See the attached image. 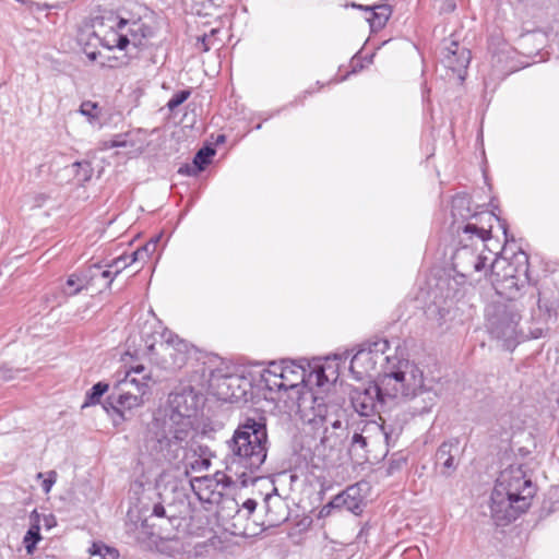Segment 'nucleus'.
<instances>
[{
  "instance_id": "nucleus-1",
  "label": "nucleus",
  "mask_w": 559,
  "mask_h": 559,
  "mask_svg": "<svg viewBox=\"0 0 559 559\" xmlns=\"http://www.w3.org/2000/svg\"><path fill=\"white\" fill-rule=\"evenodd\" d=\"M385 360L378 381L352 391L350 404L355 412L370 417L383 409L386 399L401 396L413 403L414 415L429 413L439 400L432 380L426 381L423 370L408 359L394 356Z\"/></svg>"
},
{
  "instance_id": "nucleus-2",
  "label": "nucleus",
  "mask_w": 559,
  "mask_h": 559,
  "mask_svg": "<svg viewBox=\"0 0 559 559\" xmlns=\"http://www.w3.org/2000/svg\"><path fill=\"white\" fill-rule=\"evenodd\" d=\"M200 403L201 396L192 386L169 395L166 413L154 417L148 425L145 440L146 448L157 460L179 467L193 435L192 418L197 415Z\"/></svg>"
},
{
  "instance_id": "nucleus-3",
  "label": "nucleus",
  "mask_w": 559,
  "mask_h": 559,
  "mask_svg": "<svg viewBox=\"0 0 559 559\" xmlns=\"http://www.w3.org/2000/svg\"><path fill=\"white\" fill-rule=\"evenodd\" d=\"M267 419L257 411L240 417L230 440L227 441L226 469L241 478L253 474L263 465L269 452Z\"/></svg>"
},
{
  "instance_id": "nucleus-4",
  "label": "nucleus",
  "mask_w": 559,
  "mask_h": 559,
  "mask_svg": "<svg viewBox=\"0 0 559 559\" xmlns=\"http://www.w3.org/2000/svg\"><path fill=\"white\" fill-rule=\"evenodd\" d=\"M535 492L523 465H510L501 471L490 496L491 518L496 525H508L526 512Z\"/></svg>"
},
{
  "instance_id": "nucleus-5",
  "label": "nucleus",
  "mask_w": 559,
  "mask_h": 559,
  "mask_svg": "<svg viewBox=\"0 0 559 559\" xmlns=\"http://www.w3.org/2000/svg\"><path fill=\"white\" fill-rule=\"evenodd\" d=\"M485 277L490 282L496 293L504 298L506 302L516 304L524 301L528 296L526 287L528 282L530 262L528 254L520 249L513 254L512 261L506 259L495 260L483 270Z\"/></svg>"
},
{
  "instance_id": "nucleus-6",
  "label": "nucleus",
  "mask_w": 559,
  "mask_h": 559,
  "mask_svg": "<svg viewBox=\"0 0 559 559\" xmlns=\"http://www.w3.org/2000/svg\"><path fill=\"white\" fill-rule=\"evenodd\" d=\"M488 257L476 254L468 246L457 249L452 258L451 272L437 280L436 287L444 300H461L467 292V277L472 272H481Z\"/></svg>"
},
{
  "instance_id": "nucleus-7",
  "label": "nucleus",
  "mask_w": 559,
  "mask_h": 559,
  "mask_svg": "<svg viewBox=\"0 0 559 559\" xmlns=\"http://www.w3.org/2000/svg\"><path fill=\"white\" fill-rule=\"evenodd\" d=\"M485 316L487 330L493 337L503 341L515 338L521 320L516 304L492 301L487 305Z\"/></svg>"
},
{
  "instance_id": "nucleus-8",
  "label": "nucleus",
  "mask_w": 559,
  "mask_h": 559,
  "mask_svg": "<svg viewBox=\"0 0 559 559\" xmlns=\"http://www.w3.org/2000/svg\"><path fill=\"white\" fill-rule=\"evenodd\" d=\"M276 369H280L282 376H287L288 379H293L298 382V386L302 384L301 390H298L297 404L299 408H309L313 413V419L320 418L322 421H328V407L322 396L317 395L312 389L306 384L305 376L306 370L302 366H297L294 361L283 359L281 364L273 365Z\"/></svg>"
},
{
  "instance_id": "nucleus-9",
  "label": "nucleus",
  "mask_w": 559,
  "mask_h": 559,
  "mask_svg": "<svg viewBox=\"0 0 559 559\" xmlns=\"http://www.w3.org/2000/svg\"><path fill=\"white\" fill-rule=\"evenodd\" d=\"M389 348L390 343L385 338L376 337L361 343L350 360L349 372L353 378L360 381L376 370L379 360L385 364L389 356L383 355Z\"/></svg>"
},
{
  "instance_id": "nucleus-10",
  "label": "nucleus",
  "mask_w": 559,
  "mask_h": 559,
  "mask_svg": "<svg viewBox=\"0 0 559 559\" xmlns=\"http://www.w3.org/2000/svg\"><path fill=\"white\" fill-rule=\"evenodd\" d=\"M211 386L218 400L229 403H247L253 399L251 379L242 374L212 373Z\"/></svg>"
},
{
  "instance_id": "nucleus-11",
  "label": "nucleus",
  "mask_w": 559,
  "mask_h": 559,
  "mask_svg": "<svg viewBox=\"0 0 559 559\" xmlns=\"http://www.w3.org/2000/svg\"><path fill=\"white\" fill-rule=\"evenodd\" d=\"M451 213L454 218H461L462 221L474 219L478 221L483 217H487L488 221L495 218L503 230L504 241L509 242L508 224L504 219L496 216L493 213H477L471 209V199L466 193H457L453 197L451 203Z\"/></svg>"
},
{
  "instance_id": "nucleus-12",
  "label": "nucleus",
  "mask_w": 559,
  "mask_h": 559,
  "mask_svg": "<svg viewBox=\"0 0 559 559\" xmlns=\"http://www.w3.org/2000/svg\"><path fill=\"white\" fill-rule=\"evenodd\" d=\"M526 290H528L527 299L522 301L521 306L533 308L536 305L543 321L557 320L559 301L556 298L547 296L546 292L539 290L535 285H528Z\"/></svg>"
},
{
  "instance_id": "nucleus-13",
  "label": "nucleus",
  "mask_w": 559,
  "mask_h": 559,
  "mask_svg": "<svg viewBox=\"0 0 559 559\" xmlns=\"http://www.w3.org/2000/svg\"><path fill=\"white\" fill-rule=\"evenodd\" d=\"M442 62L445 68L456 73L459 79L463 81L471 62V51L453 40L450 46L443 49Z\"/></svg>"
},
{
  "instance_id": "nucleus-14",
  "label": "nucleus",
  "mask_w": 559,
  "mask_h": 559,
  "mask_svg": "<svg viewBox=\"0 0 559 559\" xmlns=\"http://www.w3.org/2000/svg\"><path fill=\"white\" fill-rule=\"evenodd\" d=\"M337 511H347L354 515H360L366 507L361 495L360 484L347 486L343 491L333 497Z\"/></svg>"
},
{
  "instance_id": "nucleus-15",
  "label": "nucleus",
  "mask_w": 559,
  "mask_h": 559,
  "mask_svg": "<svg viewBox=\"0 0 559 559\" xmlns=\"http://www.w3.org/2000/svg\"><path fill=\"white\" fill-rule=\"evenodd\" d=\"M460 440L451 438L443 441L436 452V465L441 467V474L451 476L457 468L455 456L459 453Z\"/></svg>"
},
{
  "instance_id": "nucleus-16",
  "label": "nucleus",
  "mask_w": 559,
  "mask_h": 559,
  "mask_svg": "<svg viewBox=\"0 0 559 559\" xmlns=\"http://www.w3.org/2000/svg\"><path fill=\"white\" fill-rule=\"evenodd\" d=\"M148 521L150 519L145 518L144 520H142L140 526H138L136 524H127V532L130 533L131 531H133L134 539L136 540V543L146 544L147 542L153 540L154 537H158L160 539H171L175 537L174 535L170 534V532H168V527L159 525V530L155 531V524H150Z\"/></svg>"
},
{
  "instance_id": "nucleus-17",
  "label": "nucleus",
  "mask_w": 559,
  "mask_h": 559,
  "mask_svg": "<svg viewBox=\"0 0 559 559\" xmlns=\"http://www.w3.org/2000/svg\"><path fill=\"white\" fill-rule=\"evenodd\" d=\"M128 39V46L132 45L134 48L144 46V41L154 35L152 26L146 24L142 19L126 20V28L122 31Z\"/></svg>"
},
{
  "instance_id": "nucleus-18",
  "label": "nucleus",
  "mask_w": 559,
  "mask_h": 559,
  "mask_svg": "<svg viewBox=\"0 0 559 559\" xmlns=\"http://www.w3.org/2000/svg\"><path fill=\"white\" fill-rule=\"evenodd\" d=\"M93 34L95 37H100L105 32L126 28V19L116 15L112 12H106L97 15L92 20Z\"/></svg>"
},
{
  "instance_id": "nucleus-19",
  "label": "nucleus",
  "mask_w": 559,
  "mask_h": 559,
  "mask_svg": "<svg viewBox=\"0 0 559 559\" xmlns=\"http://www.w3.org/2000/svg\"><path fill=\"white\" fill-rule=\"evenodd\" d=\"M260 382L263 384V388L270 392L298 389V382L293 379H288L287 376H282L281 372H278V376H272L270 372H262Z\"/></svg>"
},
{
  "instance_id": "nucleus-20",
  "label": "nucleus",
  "mask_w": 559,
  "mask_h": 559,
  "mask_svg": "<svg viewBox=\"0 0 559 559\" xmlns=\"http://www.w3.org/2000/svg\"><path fill=\"white\" fill-rule=\"evenodd\" d=\"M162 336L165 338L166 349L178 353L176 355L174 353H169L170 356H175L174 364L178 367L183 366L186 364L185 353L188 350V344L170 331H165Z\"/></svg>"
},
{
  "instance_id": "nucleus-21",
  "label": "nucleus",
  "mask_w": 559,
  "mask_h": 559,
  "mask_svg": "<svg viewBox=\"0 0 559 559\" xmlns=\"http://www.w3.org/2000/svg\"><path fill=\"white\" fill-rule=\"evenodd\" d=\"M32 524L23 538V544L27 555H33L37 544L41 540L39 515L34 510L31 514Z\"/></svg>"
},
{
  "instance_id": "nucleus-22",
  "label": "nucleus",
  "mask_w": 559,
  "mask_h": 559,
  "mask_svg": "<svg viewBox=\"0 0 559 559\" xmlns=\"http://www.w3.org/2000/svg\"><path fill=\"white\" fill-rule=\"evenodd\" d=\"M122 31L123 29L108 31L103 33L100 37L96 38L108 49L118 48L120 50H124L128 47V39L122 35Z\"/></svg>"
},
{
  "instance_id": "nucleus-23",
  "label": "nucleus",
  "mask_w": 559,
  "mask_h": 559,
  "mask_svg": "<svg viewBox=\"0 0 559 559\" xmlns=\"http://www.w3.org/2000/svg\"><path fill=\"white\" fill-rule=\"evenodd\" d=\"M484 217L475 222H467L463 227L462 231L472 237H477L481 241H487L491 238V225L485 227L483 225Z\"/></svg>"
},
{
  "instance_id": "nucleus-24",
  "label": "nucleus",
  "mask_w": 559,
  "mask_h": 559,
  "mask_svg": "<svg viewBox=\"0 0 559 559\" xmlns=\"http://www.w3.org/2000/svg\"><path fill=\"white\" fill-rule=\"evenodd\" d=\"M118 406L120 407V413H122L123 421L130 419L128 413H130L133 408H136L142 405L143 400L139 395H134L131 393H121L118 394L117 400Z\"/></svg>"
},
{
  "instance_id": "nucleus-25",
  "label": "nucleus",
  "mask_w": 559,
  "mask_h": 559,
  "mask_svg": "<svg viewBox=\"0 0 559 559\" xmlns=\"http://www.w3.org/2000/svg\"><path fill=\"white\" fill-rule=\"evenodd\" d=\"M392 13V9L388 4H381L374 7L372 16L368 20L372 31H379L383 28Z\"/></svg>"
},
{
  "instance_id": "nucleus-26",
  "label": "nucleus",
  "mask_w": 559,
  "mask_h": 559,
  "mask_svg": "<svg viewBox=\"0 0 559 559\" xmlns=\"http://www.w3.org/2000/svg\"><path fill=\"white\" fill-rule=\"evenodd\" d=\"M348 432L346 429H342V432L340 431H330L329 427L326 426L324 428V433L320 440V443L324 448H329L331 450L341 448L347 438Z\"/></svg>"
},
{
  "instance_id": "nucleus-27",
  "label": "nucleus",
  "mask_w": 559,
  "mask_h": 559,
  "mask_svg": "<svg viewBox=\"0 0 559 559\" xmlns=\"http://www.w3.org/2000/svg\"><path fill=\"white\" fill-rule=\"evenodd\" d=\"M109 385L106 382L99 381L95 383L85 394L82 408L96 405L100 402L102 396L108 391Z\"/></svg>"
},
{
  "instance_id": "nucleus-28",
  "label": "nucleus",
  "mask_w": 559,
  "mask_h": 559,
  "mask_svg": "<svg viewBox=\"0 0 559 559\" xmlns=\"http://www.w3.org/2000/svg\"><path fill=\"white\" fill-rule=\"evenodd\" d=\"M151 518H156L160 520H166L168 525L173 528H177L181 524V518L169 513V511L165 508V506L160 502L155 503L152 508Z\"/></svg>"
},
{
  "instance_id": "nucleus-29",
  "label": "nucleus",
  "mask_w": 559,
  "mask_h": 559,
  "mask_svg": "<svg viewBox=\"0 0 559 559\" xmlns=\"http://www.w3.org/2000/svg\"><path fill=\"white\" fill-rule=\"evenodd\" d=\"M215 155V148L211 145H205L200 148L193 157V166L198 171L205 170L206 166L211 163L212 157Z\"/></svg>"
},
{
  "instance_id": "nucleus-30",
  "label": "nucleus",
  "mask_w": 559,
  "mask_h": 559,
  "mask_svg": "<svg viewBox=\"0 0 559 559\" xmlns=\"http://www.w3.org/2000/svg\"><path fill=\"white\" fill-rule=\"evenodd\" d=\"M92 556H99L102 559H119L117 548L106 545L103 542H94L88 549Z\"/></svg>"
},
{
  "instance_id": "nucleus-31",
  "label": "nucleus",
  "mask_w": 559,
  "mask_h": 559,
  "mask_svg": "<svg viewBox=\"0 0 559 559\" xmlns=\"http://www.w3.org/2000/svg\"><path fill=\"white\" fill-rule=\"evenodd\" d=\"M118 395L111 393L108 395L103 404L104 409L107 412L108 415L112 417L114 424L118 425L119 423L123 421L122 413H120V407L117 403Z\"/></svg>"
},
{
  "instance_id": "nucleus-32",
  "label": "nucleus",
  "mask_w": 559,
  "mask_h": 559,
  "mask_svg": "<svg viewBox=\"0 0 559 559\" xmlns=\"http://www.w3.org/2000/svg\"><path fill=\"white\" fill-rule=\"evenodd\" d=\"M83 280H86V276L81 277L75 273L69 275L66 285L71 290L64 289L66 294H68L69 296H74L82 292V289L84 288V285L82 284Z\"/></svg>"
},
{
  "instance_id": "nucleus-33",
  "label": "nucleus",
  "mask_w": 559,
  "mask_h": 559,
  "mask_svg": "<svg viewBox=\"0 0 559 559\" xmlns=\"http://www.w3.org/2000/svg\"><path fill=\"white\" fill-rule=\"evenodd\" d=\"M191 95L190 90H181L173 95L166 104L169 111H174L177 107L183 104Z\"/></svg>"
},
{
  "instance_id": "nucleus-34",
  "label": "nucleus",
  "mask_w": 559,
  "mask_h": 559,
  "mask_svg": "<svg viewBox=\"0 0 559 559\" xmlns=\"http://www.w3.org/2000/svg\"><path fill=\"white\" fill-rule=\"evenodd\" d=\"M80 112L86 116L91 121L99 116V107L97 103L85 100L80 106Z\"/></svg>"
},
{
  "instance_id": "nucleus-35",
  "label": "nucleus",
  "mask_w": 559,
  "mask_h": 559,
  "mask_svg": "<svg viewBox=\"0 0 559 559\" xmlns=\"http://www.w3.org/2000/svg\"><path fill=\"white\" fill-rule=\"evenodd\" d=\"M129 257L127 254H122L111 261L110 264H107L108 267L115 269V276H117L123 269L129 265Z\"/></svg>"
},
{
  "instance_id": "nucleus-36",
  "label": "nucleus",
  "mask_w": 559,
  "mask_h": 559,
  "mask_svg": "<svg viewBox=\"0 0 559 559\" xmlns=\"http://www.w3.org/2000/svg\"><path fill=\"white\" fill-rule=\"evenodd\" d=\"M406 464V459L404 456H400L397 459H391L388 464V475H393L395 472L400 471Z\"/></svg>"
},
{
  "instance_id": "nucleus-37",
  "label": "nucleus",
  "mask_w": 559,
  "mask_h": 559,
  "mask_svg": "<svg viewBox=\"0 0 559 559\" xmlns=\"http://www.w3.org/2000/svg\"><path fill=\"white\" fill-rule=\"evenodd\" d=\"M57 480V473L55 471H50L48 473V476L43 480L41 483V489L45 493H48L52 486L55 485Z\"/></svg>"
},
{
  "instance_id": "nucleus-38",
  "label": "nucleus",
  "mask_w": 559,
  "mask_h": 559,
  "mask_svg": "<svg viewBox=\"0 0 559 559\" xmlns=\"http://www.w3.org/2000/svg\"><path fill=\"white\" fill-rule=\"evenodd\" d=\"M333 511H337L336 503L332 498L326 504H324L319 511V518H326L332 514Z\"/></svg>"
},
{
  "instance_id": "nucleus-39",
  "label": "nucleus",
  "mask_w": 559,
  "mask_h": 559,
  "mask_svg": "<svg viewBox=\"0 0 559 559\" xmlns=\"http://www.w3.org/2000/svg\"><path fill=\"white\" fill-rule=\"evenodd\" d=\"M368 445L367 438L364 437L361 433L355 432L352 437V449H355L356 447H359L361 449H366Z\"/></svg>"
},
{
  "instance_id": "nucleus-40",
  "label": "nucleus",
  "mask_w": 559,
  "mask_h": 559,
  "mask_svg": "<svg viewBox=\"0 0 559 559\" xmlns=\"http://www.w3.org/2000/svg\"><path fill=\"white\" fill-rule=\"evenodd\" d=\"M140 251H142L143 259H147L152 253L156 250V241H148L141 248H139Z\"/></svg>"
},
{
  "instance_id": "nucleus-41",
  "label": "nucleus",
  "mask_w": 559,
  "mask_h": 559,
  "mask_svg": "<svg viewBox=\"0 0 559 559\" xmlns=\"http://www.w3.org/2000/svg\"><path fill=\"white\" fill-rule=\"evenodd\" d=\"M316 379H317V385L321 386L324 384L325 381H328V378L325 376L324 369L322 367H319L314 371Z\"/></svg>"
},
{
  "instance_id": "nucleus-42",
  "label": "nucleus",
  "mask_w": 559,
  "mask_h": 559,
  "mask_svg": "<svg viewBox=\"0 0 559 559\" xmlns=\"http://www.w3.org/2000/svg\"><path fill=\"white\" fill-rule=\"evenodd\" d=\"M257 506V501L250 498L247 499L242 504L243 509L247 510L248 514H252L255 511Z\"/></svg>"
},
{
  "instance_id": "nucleus-43",
  "label": "nucleus",
  "mask_w": 559,
  "mask_h": 559,
  "mask_svg": "<svg viewBox=\"0 0 559 559\" xmlns=\"http://www.w3.org/2000/svg\"><path fill=\"white\" fill-rule=\"evenodd\" d=\"M129 257V264L136 262V261H144L142 251L138 248L135 251H133L131 254H127Z\"/></svg>"
},
{
  "instance_id": "nucleus-44",
  "label": "nucleus",
  "mask_w": 559,
  "mask_h": 559,
  "mask_svg": "<svg viewBox=\"0 0 559 559\" xmlns=\"http://www.w3.org/2000/svg\"><path fill=\"white\" fill-rule=\"evenodd\" d=\"M100 276L104 277V278H109L107 287H110V285L112 284L114 278H115V273L112 274V272L110 270H104V271L100 272Z\"/></svg>"
},
{
  "instance_id": "nucleus-45",
  "label": "nucleus",
  "mask_w": 559,
  "mask_h": 559,
  "mask_svg": "<svg viewBox=\"0 0 559 559\" xmlns=\"http://www.w3.org/2000/svg\"><path fill=\"white\" fill-rule=\"evenodd\" d=\"M330 425H331V428L333 429V431L338 430L340 432H342V429L347 430V427H344L343 423L340 419H335V420L331 421Z\"/></svg>"
},
{
  "instance_id": "nucleus-46",
  "label": "nucleus",
  "mask_w": 559,
  "mask_h": 559,
  "mask_svg": "<svg viewBox=\"0 0 559 559\" xmlns=\"http://www.w3.org/2000/svg\"><path fill=\"white\" fill-rule=\"evenodd\" d=\"M530 333H531L532 338H539V337H543L546 335L544 332V329H542V328H536L534 330H531Z\"/></svg>"
},
{
  "instance_id": "nucleus-47",
  "label": "nucleus",
  "mask_w": 559,
  "mask_h": 559,
  "mask_svg": "<svg viewBox=\"0 0 559 559\" xmlns=\"http://www.w3.org/2000/svg\"><path fill=\"white\" fill-rule=\"evenodd\" d=\"M178 175H192V169L188 164L181 165L177 171Z\"/></svg>"
},
{
  "instance_id": "nucleus-48",
  "label": "nucleus",
  "mask_w": 559,
  "mask_h": 559,
  "mask_svg": "<svg viewBox=\"0 0 559 559\" xmlns=\"http://www.w3.org/2000/svg\"><path fill=\"white\" fill-rule=\"evenodd\" d=\"M275 362H271L270 368L264 370L263 372H270L272 376H278L280 369H276L273 365Z\"/></svg>"
},
{
  "instance_id": "nucleus-49",
  "label": "nucleus",
  "mask_w": 559,
  "mask_h": 559,
  "mask_svg": "<svg viewBox=\"0 0 559 559\" xmlns=\"http://www.w3.org/2000/svg\"><path fill=\"white\" fill-rule=\"evenodd\" d=\"M504 52H500V53H496L493 55L492 57V63L493 66H496L497 63L501 62L502 61V57H503Z\"/></svg>"
},
{
  "instance_id": "nucleus-50",
  "label": "nucleus",
  "mask_w": 559,
  "mask_h": 559,
  "mask_svg": "<svg viewBox=\"0 0 559 559\" xmlns=\"http://www.w3.org/2000/svg\"><path fill=\"white\" fill-rule=\"evenodd\" d=\"M94 269H95V270H100V269H102L100 263H95V264H93V265L90 267L91 278H93V277H95V276H96V274H95V273H93V270H94Z\"/></svg>"
},
{
  "instance_id": "nucleus-51",
  "label": "nucleus",
  "mask_w": 559,
  "mask_h": 559,
  "mask_svg": "<svg viewBox=\"0 0 559 559\" xmlns=\"http://www.w3.org/2000/svg\"><path fill=\"white\" fill-rule=\"evenodd\" d=\"M273 495H277V488L274 487L273 488V493H267L264 498V502L265 504L267 506L269 504V501L271 500V498L273 497Z\"/></svg>"
},
{
  "instance_id": "nucleus-52",
  "label": "nucleus",
  "mask_w": 559,
  "mask_h": 559,
  "mask_svg": "<svg viewBox=\"0 0 559 559\" xmlns=\"http://www.w3.org/2000/svg\"><path fill=\"white\" fill-rule=\"evenodd\" d=\"M226 141V135L225 134H218L216 140H215V144H223L225 143Z\"/></svg>"
},
{
  "instance_id": "nucleus-53",
  "label": "nucleus",
  "mask_w": 559,
  "mask_h": 559,
  "mask_svg": "<svg viewBox=\"0 0 559 559\" xmlns=\"http://www.w3.org/2000/svg\"><path fill=\"white\" fill-rule=\"evenodd\" d=\"M144 366L142 365H138L135 367H132L131 371H133L134 373H142L144 371Z\"/></svg>"
},
{
  "instance_id": "nucleus-54",
  "label": "nucleus",
  "mask_w": 559,
  "mask_h": 559,
  "mask_svg": "<svg viewBox=\"0 0 559 559\" xmlns=\"http://www.w3.org/2000/svg\"><path fill=\"white\" fill-rule=\"evenodd\" d=\"M455 10V3L454 2H449L447 4V11H454Z\"/></svg>"
},
{
  "instance_id": "nucleus-55",
  "label": "nucleus",
  "mask_w": 559,
  "mask_h": 559,
  "mask_svg": "<svg viewBox=\"0 0 559 559\" xmlns=\"http://www.w3.org/2000/svg\"><path fill=\"white\" fill-rule=\"evenodd\" d=\"M205 39H206V37L204 36V37L202 38V46H203V50H204V51H207V50H209V47H207V45L205 44Z\"/></svg>"
},
{
  "instance_id": "nucleus-56",
  "label": "nucleus",
  "mask_w": 559,
  "mask_h": 559,
  "mask_svg": "<svg viewBox=\"0 0 559 559\" xmlns=\"http://www.w3.org/2000/svg\"><path fill=\"white\" fill-rule=\"evenodd\" d=\"M160 237H162V236H160V235H158V236H156V237L152 238L150 241H156V245H157V243H158V241H159V239H160Z\"/></svg>"
},
{
  "instance_id": "nucleus-57",
  "label": "nucleus",
  "mask_w": 559,
  "mask_h": 559,
  "mask_svg": "<svg viewBox=\"0 0 559 559\" xmlns=\"http://www.w3.org/2000/svg\"><path fill=\"white\" fill-rule=\"evenodd\" d=\"M96 52H92L91 55H88V57L92 59V60H95L96 59Z\"/></svg>"
},
{
  "instance_id": "nucleus-58",
  "label": "nucleus",
  "mask_w": 559,
  "mask_h": 559,
  "mask_svg": "<svg viewBox=\"0 0 559 559\" xmlns=\"http://www.w3.org/2000/svg\"><path fill=\"white\" fill-rule=\"evenodd\" d=\"M46 525H47L48 527H51V521L46 520Z\"/></svg>"
},
{
  "instance_id": "nucleus-59",
  "label": "nucleus",
  "mask_w": 559,
  "mask_h": 559,
  "mask_svg": "<svg viewBox=\"0 0 559 559\" xmlns=\"http://www.w3.org/2000/svg\"><path fill=\"white\" fill-rule=\"evenodd\" d=\"M46 525H47L48 527H51V521L46 520Z\"/></svg>"
},
{
  "instance_id": "nucleus-60",
  "label": "nucleus",
  "mask_w": 559,
  "mask_h": 559,
  "mask_svg": "<svg viewBox=\"0 0 559 559\" xmlns=\"http://www.w3.org/2000/svg\"><path fill=\"white\" fill-rule=\"evenodd\" d=\"M148 350H150V352H153V350H154V345H150V346H148Z\"/></svg>"
},
{
  "instance_id": "nucleus-61",
  "label": "nucleus",
  "mask_w": 559,
  "mask_h": 559,
  "mask_svg": "<svg viewBox=\"0 0 559 559\" xmlns=\"http://www.w3.org/2000/svg\"><path fill=\"white\" fill-rule=\"evenodd\" d=\"M484 179H485V181L487 182V180L489 179V177H488V176H485V177H484Z\"/></svg>"
},
{
  "instance_id": "nucleus-62",
  "label": "nucleus",
  "mask_w": 559,
  "mask_h": 559,
  "mask_svg": "<svg viewBox=\"0 0 559 559\" xmlns=\"http://www.w3.org/2000/svg\"><path fill=\"white\" fill-rule=\"evenodd\" d=\"M1 378H2V379H5V376L2 373V374H1Z\"/></svg>"
}]
</instances>
